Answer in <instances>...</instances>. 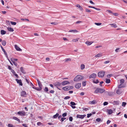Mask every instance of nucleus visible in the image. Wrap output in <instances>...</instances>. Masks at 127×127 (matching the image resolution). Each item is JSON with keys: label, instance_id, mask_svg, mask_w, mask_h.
<instances>
[{"label": "nucleus", "instance_id": "f257e3e1", "mask_svg": "<svg viewBox=\"0 0 127 127\" xmlns=\"http://www.w3.org/2000/svg\"><path fill=\"white\" fill-rule=\"evenodd\" d=\"M83 79V78L82 76L80 75H78L74 78L73 80L74 81L78 82Z\"/></svg>", "mask_w": 127, "mask_h": 127}, {"label": "nucleus", "instance_id": "f03ea898", "mask_svg": "<svg viewBox=\"0 0 127 127\" xmlns=\"http://www.w3.org/2000/svg\"><path fill=\"white\" fill-rule=\"evenodd\" d=\"M105 90L103 89L100 88H97L94 92V93H102L105 91Z\"/></svg>", "mask_w": 127, "mask_h": 127}, {"label": "nucleus", "instance_id": "7ed1b4c3", "mask_svg": "<svg viewBox=\"0 0 127 127\" xmlns=\"http://www.w3.org/2000/svg\"><path fill=\"white\" fill-rule=\"evenodd\" d=\"M105 72L102 71L99 72L98 73V76L99 77L103 78L104 77Z\"/></svg>", "mask_w": 127, "mask_h": 127}, {"label": "nucleus", "instance_id": "20e7f679", "mask_svg": "<svg viewBox=\"0 0 127 127\" xmlns=\"http://www.w3.org/2000/svg\"><path fill=\"white\" fill-rule=\"evenodd\" d=\"M86 116V115H80L77 114L76 116V117L77 118H80L83 119Z\"/></svg>", "mask_w": 127, "mask_h": 127}, {"label": "nucleus", "instance_id": "39448f33", "mask_svg": "<svg viewBox=\"0 0 127 127\" xmlns=\"http://www.w3.org/2000/svg\"><path fill=\"white\" fill-rule=\"evenodd\" d=\"M17 114L21 116H24L26 115V113L24 111H20L17 112Z\"/></svg>", "mask_w": 127, "mask_h": 127}, {"label": "nucleus", "instance_id": "423d86ee", "mask_svg": "<svg viewBox=\"0 0 127 127\" xmlns=\"http://www.w3.org/2000/svg\"><path fill=\"white\" fill-rule=\"evenodd\" d=\"M21 95L22 96L26 97L27 95L25 91H22L21 92Z\"/></svg>", "mask_w": 127, "mask_h": 127}, {"label": "nucleus", "instance_id": "0eeeda50", "mask_svg": "<svg viewBox=\"0 0 127 127\" xmlns=\"http://www.w3.org/2000/svg\"><path fill=\"white\" fill-rule=\"evenodd\" d=\"M96 74L93 73L90 75L89 78V79H91L92 78L94 79L96 78Z\"/></svg>", "mask_w": 127, "mask_h": 127}, {"label": "nucleus", "instance_id": "6e6552de", "mask_svg": "<svg viewBox=\"0 0 127 127\" xmlns=\"http://www.w3.org/2000/svg\"><path fill=\"white\" fill-rule=\"evenodd\" d=\"M61 83L59 82H56L54 84V85L59 90H60V89H59L58 87L61 86Z\"/></svg>", "mask_w": 127, "mask_h": 127}, {"label": "nucleus", "instance_id": "1a4fd4ad", "mask_svg": "<svg viewBox=\"0 0 127 127\" xmlns=\"http://www.w3.org/2000/svg\"><path fill=\"white\" fill-rule=\"evenodd\" d=\"M16 81L18 84H19V85L22 86L23 85V84L22 83L21 80H19L17 79H16Z\"/></svg>", "mask_w": 127, "mask_h": 127}, {"label": "nucleus", "instance_id": "9d476101", "mask_svg": "<svg viewBox=\"0 0 127 127\" xmlns=\"http://www.w3.org/2000/svg\"><path fill=\"white\" fill-rule=\"evenodd\" d=\"M37 81L39 86V88L41 90H42V84L40 83V81L38 79H37Z\"/></svg>", "mask_w": 127, "mask_h": 127}, {"label": "nucleus", "instance_id": "9b49d317", "mask_svg": "<svg viewBox=\"0 0 127 127\" xmlns=\"http://www.w3.org/2000/svg\"><path fill=\"white\" fill-rule=\"evenodd\" d=\"M123 92V91L121 89H118L116 91V93L120 95Z\"/></svg>", "mask_w": 127, "mask_h": 127}, {"label": "nucleus", "instance_id": "f8f14e48", "mask_svg": "<svg viewBox=\"0 0 127 127\" xmlns=\"http://www.w3.org/2000/svg\"><path fill=\"white\" fill-rule=\"evenodd\" d=\"M15 48L17 50L19 51H21L22 49H21L17 45H14Z\"/></svg>", "mask_w": 127, "mask_h": 127}, {"label": "nucleus", "instance_id": "ddd939ff", "mask_svg": "<svg viewBox=\"0 0 127 127\" xmlns=\"http://www.w3.org/2000/svg\"><path fill=\"white\" fill-rule=\"evenodd\" d=\"M69 84V82L68 81H64L61 83V84H62V85H63Z\"/></svg>", "mask_w": 127, "mask_h": 127}, {"label": "nucleus", "instance_id": "4468645a", "mask_svg": "<svg viewBox=\"0 0 127 127\" xmlns=\"http://www.w3.org/2000/svg\"><path fill=\"white\" fill-rule=\"evenodd\" d=\"M81 83H77L75 85V87L76 88L79 89V88L81 86Z\"/></svg>", "mask_w": 127, "mask_h": 127}, {"label": "nucleus", "instance_id": "2eb2a0df", "mask_svg": "<svg viewBox=\"0 0 127 127\" xmlns=\"http://www.w3.org/2000/svg\"><path fill=\"white\" fill-rule=\"evenodd\" d=\"M1 48V49L3 51L6 57H8L7 55V53L6 52V51H5L4 49V48H3V47H2V46H0Z\"/></svg>", "mask_w": 127, "mask_h": 127}, {"label": "nucleus", "instance_id": "dca6fc26", "mask_svg": "<svg viewBox=\"0 0 127 127\" xmlns=\"http://www.w3.org/2000/svg\"><path fill=\"white\" fill-rule=\"evenodd\" d=\"M109 25H110L112 27H114V28H116L117 27V25H116V24L115 23L110 24H109Z\"/></svg>", "mask_w": 127, "mask_h": 127}, {"label": "nucleus", "instance_id": "f3484780", "mask_svg": "<svg viewBox=\"0 0 127 127\" xmlns=\"http://www.w3.org/2000/svg\"><path fill=\"white\" fill-rule=\"evenodd\" d=\"M93 42V41H87L85 43L87 45H91Z\"/></svg>", "mask_w": 127, "mask_h": 127}, {"label": "nucleus", "instance_id": "a211bd4d", "mask_svg": "<svg viewBox=\"0 0 127 127\" xmlns=\"http://www.w3.org/2000/svg\"><path fill=\"white\" fill-rule=\"evenodd\" d=\"M102 56V54L101 53H99L95 56V57L96 58L100 57Z\"/></svg>", "mask_w": 127, "mask_h": 127}, {"label": "nucleus", "instance_id": "6ab92c4d", "mask_svg": "<svg viewBox=\"0 0 127 127\" xmlns=\"http://www.w3.org/2000/svg\"><path fill=\"white\" fill-rule=\"evenodd\" d=\"M107 111L109 114H111L113 112L112 110L111 109L107 110Z\"/></svg>", "mask_w": 127, "mask_h": 127}, {"label": "nucleus", "instance_id": "aec40b11", "mask_svg": "<svg viewBox=\"0 0 127 127\" xmlns=\"http://www.w3.org/2000/svg\"><path fill=\"white\" fill-rule=\"evenodd\" d=\"M82 109H83V111H86L90 109V107H89L86 108L83 107L82 108Z\"/></svg>", "mask_w": 127, "mask_h": 127}, {"label": "nucleus", "instance_id": "412c9836", "mask_svg": "<svg viewBox=\"0 0 127 127\" xmlns=\"http://www.w3.org/2000/svg\"><path fill=\"white\" fill-rule=\"evenodd\" d=\"M80 69L81 70H82L84 69L85 68V65L83 64H81L80 65Z\"/></svg>", "mask_w": 127, "mask_h": 127}, {"label": "nucleus", "instance_id": "4be33fe9", "mask_svg": "<svg viewBox=\"0 0 127 127\" xmlns=\"http://www.w3.org/2000/svg\"><path fill=\"white\" fill-rule=\"evenodd\" d=\"M20 70L24 74H25L26 73L25 71L23 69V68L22 67H20Z\"/></svg>", "mask_w": 127, "mask_h": 127}, {"label": "nucleus", "instance_id": "5701e85b", "mask_svg": "<svg viewBox=\"0 0 127 127\" xmlns=\"http://www.w3.org/2000/svg\"><path fill=\"white\" fill-rule=\"evenodd\" d=\"M13 119L18 121L19 123L20 122V120L18 118L16 117H13Z\"/></svg>", "mask_w": 127, "mask_h": 127}, {"label": "nucleus", "instance_id": "b1692460", "mask_svg": "<svg viewBox=\"0 0 127 127\" xmlns=\"http://www.w3.org/2000/svg\"><path fill=\"white\" fill-rule=\"evenodd\" d=\"M62 89L64 91H68L69 90V89L68 87H63L62 88Z\"/></svg>", "mask_w": 127, "mask_h": 127}, {"label": "nucleus", "instance_id": "393cba45", "mask_svg": "<svg viewBox=\"0 0 127 127\" xmlns=\"http://www.w3.org/2000/svg\"><path fill=\"white\" fill-rule=\"evenodd\" d=\"M7 29L9 32H13L14 31L13 29L11 27H8L7 28Z\"/></svg>", "mask_w": 127, "mask_h": 127}, {"label": "nucleus", "instance_id": "a878e982", "mask_svg": "<svg viewBox=\"0 0 127 127\" xmlns=\"http://www.w3.org/2000/svg\"><path fill=\"white\" fill-rule=\"evenodd\" d=\"M125 87L124 85H123V84H120V85H119L118 86V88H122L124 87Z\"/></svg>", "mask_w": 127, "mask_h": 127}, {"label": "nucleus", "instance_id": "bb28decb", "mask_svg": "<svg viewBox=\"0 0 127 127\" xmlns=\"http://www.w3.org/2000/svg\"><path fill=\"white\" fill-rule=\"evenodd\" d=\"M78 31L76 30H69V32H77Z\"/></svg>", "mask_w": 127, "mask_h": 127}, {"label": "nucleus", "instance_id": "cd10ccee", "mask_svg": "<svg viewBox=\"0 0 127 127\" xmlns=\"http://www.w3.org/2000/svg\"><path fill=\"white\" fill-rule=\"evenodd\" d=\"M96 101L95 100L90 101L89 102V103L91 104H94L95 103Z\"/></svg>", "mask_w": 127, "mask_h": 127}, {"label": "nucleus", "instance_id": "c85d7f7f", "mask_svg": "<svg viewBox=\"0 0 127 127\" xmlns=\"http://www.w3.org/2000/svg\"><path fill=\"white\" fill-rule=\"evenodd\" d=\"M6 33L5 31L4 30H2L1 31V34L3 35L5 34Z\"/></svg>", "mask_w": 127, "mask_h": 127}, {"label": "nucleus", "instance_id": "c756f323", "mask_svg": "<svg viewBox=\"0 0 127 127\" xmlns=\"http://www.w3.org/2000/svg\"><path fill=\"white\" fill-rule=\"evenodd\" d=\"M6 44V41L5 40H3L2 42V44L3 46H5Z\"/></svg>", "mask_w": 127, "mask_h": 127}, {"label": "nucleus", "instance_id": "7c9ffc66", "mask_svg": "<svg viewBox=\"0 0 127 127\" xmlns=\"http://www.w3.org/2000/svg\"><path fill=\"white\" fill-rule=\"evenodd\" d=\"M119 102L118 101H114L113 102V104L114 105H118Z\"/></svg>", "mask_w": 127, "mask_h": 127}, {"label": "nucleus", "instance_id": "2f4dec72", "mask_svg": "<svg viewBox=\"0 0 127 127\" xmlns=\"http://www.w3.org/2000/svg\"><path fill=\"white\" fill-rule=\"evenodd\" d=\"M59 114L58 113H57L55 115H54L53 116V117L54 118H56L58 116Z\"/></svg>", "mask_w": 127, "mask_h": 127}, {"label": "nucleus", "instance_id": "473e14b6", "mask_svg": "<svg viewBox=\"0 0 127 127\" xmlns=\"http://www.w3.org/2000/svg\"><path fill=\"white\" fill-rule=\"evenodd\" d=\"M10 60L12 62L17 61L18 60V59H14V58H11Z\"/></svg>", "mask_w": 127, "mask_h": 127}, {"label": "nucleus", "instance_id": "72a5a7b5", "mask_svg": "<svg viewBox=\"0 0 127 127\" xmlns=\"http://www.w3.org/2000/svg\"><path fill=\"white\" fill-rule=\"evenodd\" d=\"M106 82L107 83H110V80L109 79H106Z\"/></svg>", "mask_w": 127, "mask_h": 127}, {"label": "nucleus", "instance_id": "f704fd0d", "mask_svg": "<svg viewBox=\"0 0 127 127\" xmlns=\"http://www.w3.org/2000/svg\"><path fill=\"white\" fill-rule=\"evenodd\" d=\"M79 38H77L72 39V41L73 42H76L78 41Z\"/></svg>", "mask_w": 127, "mask_h": 127}, {"label": "nucleus", "instance_id": "c9c22d12", "mask_svg": "<svg viewBox=\"0 0 127 127\" xmlns=\"http://www.w3.org/2000/svg\"><path fill=\"white\" fill-rule=\"evenodd\" d=\"M34 88H35L34 89H35V90L37 91H40L41 90L39 87L38 88V87H35Z\"/></svg>", "mask_w": 127, "mask_h": 127}, {"label": "nucleus", "instance_id": "e433bc0d", "mask_svg": "<svg viewBox=\"0 0 127 127\" xmlns=\"http://www.w3.org/2000/svg\"><path fill=\"white\" fill-rule=\"evenodd\" d=\"M125 80L123 79H121L120 80V84H123L124 83Z\"/></svg>", "mask_w": 127, "mask_h": 127}, {"label": "nucleus", "instance_id": "4c0bfd02", "mask_svg": "<svg viewBox=\"0 0 127 127\" xmlns=\"http://www.w3.org/2000/svg\"><path fill=\"white\" fill-rule=\"evenodd\" d=\"M86 81L83 82H82L83 86H85L86 85Z\"/></svg>", "mask_w": 127, "mask_h": 127}, {"label": "nucleus", "instance_id": "58836bf2", "mask_svg": "<svg viewBox=\"0 0 127 127\" xmlns=\"http://www.w3.org/2000/svg\"><path fill=\"white\" fill-rule=\"evenodd\" d=\"M30 85L31 86H32V88L33 89H34V88L35 87L34 86L33 84L31 82H30Z\"/></svg>", "mask_w": 127, "mask_h": 127}, {"label": "nucleus", "instance_id": "ea45409f", "mask_svg": "<svg viewBox=\"0 0 127 127\" xmlns=\"http://www.w3.org/2000/svg\"><path fill=\"white\" fill-rule=\"evenodd\" d=\"M127 104L126 102H123L122 103V106L124 107H125Z\"/></svg>", "mask_w": 127, "mask_h": 127}, {"label": "nucleus", "instance_id": "a19ab883", "mask_svg": "<svg viewBox=\"0 0 127 127\" xmlns=\"http://www.w3.org/2000/svg\"><path fill=\"white\" fill-rule=\"evenodd\" d=\"M10 22V23H11V24L12 25H15L16 24V22H12V21H11Z\"/></svg>", "mask_w": 127, "mask_h": 127}, {"label": "nucleus", "instance_id": "79ce46f5", "mask_svg": "<svg viewBox=\"0 0 127 127\" xmlns=\"http://www.w3.org/2000/svg\"><path fill=\"white\" fill-rule=\"evenodd\" d=\"M77 7L79 8L81 10L82 9V8L81 6L79 4H77Z\"/></svg>", "mask_w": 127, "mask_h": 127}, {"label": "nucleus", "instance_id": "37998d69", "mask_svg": "<svg viewBox=\"0 0 127 127\" xmlns=\"http://www.w3.org/2000/svg\"><path fill=\"white\" fill-rule=\"evenodd\" d=\"M95 24L97 26H100L101 24V23H95Z\"/></svg>", "mask_w": 127, "mask_h": 127}, {"label": "nucleus", "instance_id": "c03bdc74", "mask_svg": "<svg viewBox=\"0 0 127 127\" xmlns=\"http://www.w3.org/2000/svg\"><path fill=\"white\" fill-rule=\"evenodd\" d=\"M93 82L95 84H97L99 82V81L98 80L96 79L95 81H93Z\"/></svg>", "mask_w": 127, "mask_h": 127}, {"label": "nucleus", "instance_id": "a18cd8bd", "mask_svg": "<svg viewBox=\"0 0 127 127\" xmlns=\"http://www.w3.org/2000/svg\"><path fill=\"white\" fill-rule=\"evenodd\" d=\"M70 104L71 105H75L76 104V103L72 101L70 102Z\"/></svg>", "mask_w": 127, "mask_h": 127}, {"label": "nucleus", "instance_id": "49530a36", "mask_svg": "<svg viewBox=\"0 0 127 127\" xmlns=\"http://www.w3.org/2000/svg\"><path fill=\"white\" fill-rule=\"evenodd\" d=\"M66 118H65L63 117L61 118V120H60L61 122H63L66 119Z\"/></svg>", "mask_w": 127, "mask_h": 127}, {"label": "nucleus", "instance_id": "de8ad7c7", "mask_svg": "<svg viewBox=\"0 0 127 127\" xmlns=\"http://www.w3.org/2000/svg\"><path fill=\"white\" fill-rule=\"evenodd\" d=\"M67 113L66 112L64 113H63L62 114V116L63 117H64L66 116Z\"/></svg>", "mask_w": 127, "mask_h": 127}, {"label": "nucleus", "instance_id": "09e8293b", "mask_svg": "<svg viewBox=\"0 0 127 127\" xmlns=\"http://www.w3.org/2000/svg\"><path fill=\"white\" fill-rule=\"evenodd\" d=\"M44 91L46 92H48V88L47 87H45L44 90Z\"/></svg>", "mask_w": 127, "mask_h": 127}, {"label": "nucleus", "instance_id": "8fccbe9b", "mask_svg": "<svg viewBox=\"0 0 127 127\" xmlns=\"http://www.w3.org/2000/svg\"><path fill=\"white\" fill-rule=\"evenodd\" d=\"M37 125L38 126H40L42 124V123L41 122H38L37 123Z\"/></svg>", "mask_w": 127, "mask_h": 127}, {"label": "nucleus", "instance_id": "3c124183", "mask_svg": "<svg viewBox=\"0 0 127 127\" xmlns=\"http://www.w3.org/2000/svg\"><path fill=\"white\" fill-rule=\"evenodd\" d=\"M50 24H54L55 25L58 24V23H57V22H51L50 23Z\"/></svg>", "mask_w": 127, "mask_h": 127}, {"label": "nucleus", "instance_id": "603ef678", "mask_svg": "<svg viewBox=\"0 0 127 127\" xmlns=\"http://www.w3.org/2000/svg\"><path fill=\"white\" fill-rule=\"evenodd\" d=\"M87 117L88 118H89L92 115V113L88 114H87Z\"/></svg>", "mask_w": 127, "mask_h": 127}, {"label": "nucleus", "instance_id": "864d4df0", "mask_svg": "<svg viewBox=\"0 0 127 127\" xmlns=\"http://www.w3.org/2000/svg\"><path fill=\"white\" fill-rule=\"evenodd\" d=\"M73 119V118L72 117H70L69 118V120L70 121H72Z\"/></svg>", "mask_w": 127, "mask_h": 127}, {"label": "nucleus", "instance_id": "5fc2aeb1", "mask_svg": "<svg viewBox=\"0 0 127 127\" xmlns=\"http://www.w3.org/2000/svg\"><path fill=\"white\" fill-rule=\"evenodd\" d=\"M86 12H91V11L89 9L86 8L85 9Z\"/></svg>", "mask_w": 127, "mask_h": 127}, {"label": "nucleus", "instance_id": "6e6d98bb", "mask_svg": "<svg viewBox=\"0 0 127 127\" xmlns=\"http://www.w3.org/2000/svg\"><path fill=\"white\" fill-rule=\"evenodd\" d=\"M108 103L107 102H105L103 103V105L104 106H105L108 105Z\"/></svg>", "mask_w": 127, "mask_h": 127}, {"label": "nucleus", "instance_id": "4d7b16f0", "mask_svg": "<svg viewBox=\"0 0 127 127\" xmlns=\"http://www.w3.org/2000/svg\"><path fill=\"white\" fill-rule=\"evenodd\" d=\"M12 62L13 64L15 65V66H17V63H16L14 61H13V62Z\"/></svg>", "mask_w": 127, "mask_h": 127}, {"label": "nucleus", "instance_id": "13d9d810", "mask_svg": "<svg viewBox=\"0 0 127 127\" xmlns=\"http://www.w3.org/2000/svg\"><path fill=\"white\" fill-rule=\"evenodd\" d=\"M70 98V97L69 96H66L64 98V99L65 100L67 99H68Z\"/></svg>", "mask_w": 127, "mask_h": 127}, {"label": "nucleus", "instance_id": "bf43d9fd", "mask_svg": "<svg viewBox=\"0 0 127 127\" xmlns=\"http://www.w3.org/2000/svg\"><path fill=\"white\" fill-rule=\"evenodd\" d=\"M8 126L9 127H13V125L11 124H8Z\"/></svg>", "mask_w": 127, "mask_h": 127}, {"label": "nucleus", "instance_id": "052dcab7", "mask_svg": "<svg viewBox=\"0 0 127 127\" xmlns=\"http://www.w3.org/2000/svg\"><path fill=\"white\" fill-rule=\"evenodd\" d=\"M101 120V119L100 118H97L96 119V121L97 122H99Z\"/></svg>", "mask_w": 127, "mask_h": 127}, {"label": "nucleus", "instance_id": "680f3d73", "mask_svg": "<svg viewBox=\"0 0 127 127\" xmlns=\"http://www.w3.org/2000/svg\"><path fill=\"white\" fill-rule=\"evenodd\" d=\"M70 61H71V59L70 58H67L65 60V61L67 62Z\"/></svg>", "mask_w": 127, "mask_h": 127}, {"label": "nucleus", "instance_id": "e2e57ef3", "mask_svg": "<svg viewBox=\"0 0 127 127\" xmlns=\"http://www.w3.org/2000/svg\"><path fill=\"white\" fill-rule=\"evenodd\" d=\"M11 72L14 74H15V72L14 71V70L13 69H12L11 70Z\"/></svg>", "mask_w": 127, "mask_h": 127}, {"label": "nucleus", "instance_id": "0e129e2a", "mask_svg": "<svg viewBox=\"0 0 127 127\" xmlns=\"http://www.w3.org/2000/svg\"><path fill=\"white\" fill-rule=\"evenodd\" d=\"M113 14L115 16H118V13H113Z\"/></svg>", "mask_w": 127, "mask_h": 127}, {"label": "nucleus", "instance_id": "69168bd1", "mask_svg": "<svg viewBox=\"0 0 127 127\" xmlns=\"http://www.w3.org/2000/svg\"><path fill=\"white\" fill-rule=\"evenodd\" d=\"M110 62V61H106L104 62V64H107L108 63H109Z\"/></svg>", "mask_w": 127, "mask_h": 127}, {"label": "nucleus", "instance_id": "338daca9", "mask_svg": "<svg viewBox=\"0 0 127 127\" xmlns=\"http://www.w3.org/2000/svg\"><path fill=\"white\" fill-rule=\"evenodd\" d=\"M112 76V74H108L107 75V78H109L110 77H111Z\"/></svg>", "mask_w": 127, "mask_h": 127}, {"label": "nucleus", "instance_id": "774afa93", "mask_svg": "<svg viewBox=\"0 0 127 127\" xmlns=\"http://www.w3.org/2000/svg\"><path fill=\"white\" fill-rule=\"evenodd\" d=\"M111 122V121L109 120H108V121H107V124H109L110 123V122Z\"/></svg>", "mask_w": 127, "mask_h": 127}]
</instances>
